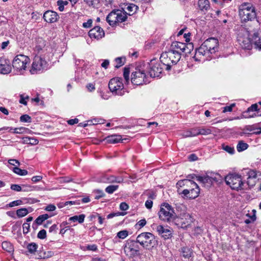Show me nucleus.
I'll return each mask as SVG.
<instances>
[{
    "label": "nucleus",
    "mask_w": 261,
    "mask_h": 261,
    "mask_svg": "<svg viewBox=\"0 0 261 261\" xmlns=\"http://www.w3.org/2000/svg\"><path fill=\"white\" fill-rule=\"evenodd\" d=\"M222 149L228 153L232 154L234 152V149L233 147H232L230 146L226 145L225 144H222Z\"/></svg>",
    "instance_id": "43"
},
{
    "label": "nucleus",
    "mask_w": 261,
    "mask_h": 261,
    "mask_svg": "<svg viewBox=\"0 0 261 261\" xmlns=\"http://www.w3.org/2000/svg\"><path fill=\"white\" fill-rule=\"evenodd\" d=\"M54 253L53 251H48L46 252H44L43 253H40L39 255V258H48L52 257L54 255Z\"/></svg>",
    "instance_id": "42"
},
{
    "label": "nucleus",
    "mask_w": 261,
    "mask_h": 261,
    "mask_svg": "<svg viewBox=\"0 0 261 261\" xmlns=\"http://www.w3.org/2000/svg\"><path fill=\"white\" fill-rule=\"evenodd\" d=\"M20 121L22 122H31L32 119L31 117L27 115V114H24L20 116Z\"/></svg>",
    "instance_id": "44"
},
{
    "label": "nucleus",
    "mask_w": 261,
    "mask_h": 261,
    "mask_svg": "<svg viewBox=\"0 0 261 261\" xmlns=\"http://www.w3.org/2000/svg\"><path fill=\"white\" fill-rule=\"evenodd\" d=\"M199 135H207L212 133V130L209 128H199Z\"/></svg>",
    "instance_id": "45"
},
{
    "label": "nucleus",
    "mask_w": 261,
    "mask_h": 261,
    "mask_svg": "<svg viewBox=\"0 0 261 261\" xmlns=\"http://www.w3.org/2000/svg\"><path fill=\"white\" fill-rule=\"evenodd\" d=\"M226 184L232 190L237 191L246 189L245 183L242 180L241 175L237 174H229L225 178Z\"/></svg>",
    "instance_id": "3"
},
{
    "label": "nucleus",
    "mask_w": 261,
    "mask_h": 261,
    "mask_svg": "<svg viewBox=\"0 0 261 261\" xmlns=\"http://www.w3.org/2000/svg\"><path fill=\"white\" fill-rule=\"evenodd\" d=\"M92 20L91 19H89L86 22H84L83 23V27L84 28H90L92 27Z\"/></svg>",
    "instance_id": "56"
},
{
    "label": "nucleus",
    "mask_w": 261,
    "mask_h": 261,
    "mask_svg": "<svg viewBox=\"0 0 261 261\" xmlns=\"http://www.w3.org/2000/svg\"><path fill=\"white\" fill-rule=\"evenodd\" d=\"M128 234V231L126 230H123L119 231L117 233V237L120 239H124L125 238Z\"/></svg>",
    "instance_id": "47"
},
{
    "label": "nucleus",
    "mask_w": 261,
    "mask_h": 261,
    "mask_svg": "<svg viewBox=\"0 0 261 261\" xmlns=\"http://www.w3.org/2000/svg\"><path fill=\"white\" fill-rule=\"evenodd\" d=\"M88 34L91 38H94L97 40L102 38L105 36L104 31L99 26H96L91 29Z\"/></svg>",
    "instance_id": "17"
},
{
    "label": "nucleus",
    "mask_w": 261,
    "mask_h": 261,
    "mask_svg": "<svg viewBox=\"0 0 261 261\" xmlns=\"http://www.w3.org/2000/svg\"><path fill=\"white\" fill-rule=\"evenodd\" d=\"M122 60L123 59L122 58H117L116 59L115 61L117 63V65L115 66L116 68H118L124 64Z\"/></svg>",
    "instance_id": "55"
},
{
    "label": "nucleus",
    "mask_w": 261,
    "mask_h": 261,
    "mask_svg": "<svg viewBox=\"0 0 261 261\" xmlns=\"http://www.w3.org/2000/svg\"><path fill=\"white\" fill-rule=\"evenodd\" d=\"M248 147V145L244 142L243 141H240L237 145V149L238 151L241 152L247 149Z\"/></svg>",
    "instance_id": "36"
},
{
    "label": "nucleus",
    "mask_w": 261,
    "mask_h": 261,
    "mask_svg": "<svg viewBox=\"0 0 261 261\" xmlns=\"http://www.w3.org/2000/svg\"><path fill=\"white\" fill-rule=\"evenodd\" d=\"M218 48V40L214 38L206 39L196 51L199 54L206 55V54L215 53Z\"/></svg>",
    "instance_id": "6"
},
{
    "label": "nucleus",
    "mask_w": 261,
    "mask_h": 261,
    "mask_svg": "<svg viewBox=\"0 0 261 261\" xmlns=\"http://www.w3.org/2000/svg\"><path fill=\"white\" fill-rule=\"evenodd\" d=\"M29 213L28 210L26 208H21L16 211V215L19 218L23 217Z\"/></svg>",
    "instance_id": "39"
},
{
    "label": "nucleus",
    "mask_w": 261,
    "mask_h": 261,
    "mask_svg": "<svg viewBox=\"0 0 261 261\" xmlns=\"http://www.w3.org/2000/svg\"><path fill=\"white\" fill-rule=\"evenodd\" d=\"M11 189L17 192L22 191V188L21 187V186L17 184L11 185Z\"/></svg>",
    "instance_id": "53"
},
{
    "label": "nucleus",
    "mask_w": 261,
    "mask_h": 261,
    "mask_svg": "<svg viewBox=\"0 0 261 261\" xmlns=\"http://www.w3.org/2000/svg\"><path fill=\"white\" fill-rule=\"evenodd\" d=\"M37 237L40 239H44L46 237V231L45 229H42L37 234Z\"/></svg>",
    "instance_id": "49"
},
{
    "label": "nucleus",
    "mask_w": 261,
    "mask_h": 261,
    "mask_svg": "<svg viewBox=\"0 0 261 261\" xmlns=\"http://www.w3.org/2000/svg\"><path fill=\"white\" fill-rule=\"evenodd\" d=\"M23 142L25 144L36 145L38 143V140L35 138L26 137L23 138Z\"/></svg>",
    "instance_id": "35"
},
{
    "label": "nucleus",
    "mask_w": 261,
    "mask_h": 261,
    "mask_svg": "<svg viewBox=\"0 0 261 261\" xmlns=\"http://www.w3.org/2000/svg\"><path fill=\"white\" fill-rule=\"evenodd\" d=\"M180 58V54L169 49L168 51L164 52L161 54L160 60L163 65L166 66V70H169L171 68V66L176 64Z\"/></svg>",
    "instance_id": "2"
},
{
    "label": "nucleus",
    "mask_w": 261,
    "mask_h": 261,
    "mask_svg": "<svg viewBox=\"0 0 261 261\" xmlns=\"http://www.w3.org/2000/svg\"><path fill=\"white\" fill-rule=\"evenodd\" d=\"M235 106V103H232L230 106H226L223 108V112L226 113L227 112H231L232 111V108Z\"/></svg>",
    "instance_id": "52"
},
{
    "label": "nucleus",
    "mask_w": 261,
    "mask_h": 261,
    "mask_svg": "<svg viewBox=\"0 0 261 261\" xmlns=\"http://www.w3.org/2000/svg\"><path fill=\"white\" fill-rule=\"evenodd\" d=\"M238 41L241 47L245 49H250L252 48V42L247 33V36L244 37L239 35Z\"/></svg>",
    "instance_id": "16"
},
{
    "label": "nucleus",
    "mask_w": 261,
    "mask_h": 261,
    "mask_svg": "<svg viewBox=\"0 0 261 261\" xmlns=\"http://www.w3.org/2000/svg\"><path fill=\"white\" fill-rule=\"evenodd\" d=\"M196 180L202 183H206L212 181V179L209 176H196Z\"/></svg>",
    "instance_id": "41"
},
{
    "label": "nucleus",
    "mask_w": 261,
    "mask_h": 261,
    "mask_svg": "<svg viewBox=\"0 0 261 261\" xmlns=\"http://www.w3.org/2000/svg\"><path fill=\"white\" fill-rule=\"evenodd\" d=\"M146 224V221L145 219H141L140 220V221H139L136 225L137 226H139V228H142L143 227V226H144Z\"/></svg>",
    "instance_id": "61"
},
{
    "label": "nucleus",
    "mask_w": 261,
    "mask_h": 261,
    "mask_svg": "<svg viewBox=\"0 0 261 261\" xmlns=\"http://www.w3.org/2000/svg\"><path fill=\"white\" fill-rule=\"evenodd\" d=\"M11 71L10 62L4 58H0V72L8 74Z\"/></svg>",
    "instance_id": "22"
},
{
    "label": "nucleus",
    "mask_w": 261,
    "mask_h": 261,
    "mask_svg": "<svg viewBox=\"0 0 261 261\" xmlns=\"http://www.w3.org/2000/svg\"><path fill=\"white\" fill-rule=\"evenodd\" d=\"M194 46L192 43H185L177 41L172 42L170 47L172 51L180 54V57L183 54L185 55L190 54Z\"/></svg>",
    "instance_id": "7"
},
{
    "label": "nucleus",
    "mask_w": 261,
    "mask_h": 261,
    "mask_svg": "<svg viewBox=\"0 0 261 261\" xmlns=\"http://www.w3.org/2000/svg\"><path fill=\"white\" fill-rule=\"evenodd\" d=\"M85 215L84 214H81L79 216H74L69 218V220L72 222L78 221L79 223H82L84 221Z\"/></svg>",
    "instance_id": "31"
},
{
    "label": "nucleus",
    "mask_w": 261,
    "mask_h": 261,
    "mask_svg": "<svg viewBox=\"0 0 261 261\" xmlns=\"http://www.w3.org/2000/svg\"><path fill=\"white\" fill-rule=\"evenodd\" d=\"M12 170L15 173L21 176L25 175L28 173L27 170L24 169H21L19 168H18V166L14 167L13 168Z\"/></svg>",
    "instance_id": "38"
},
{
    "label": "nucleus",
    "mask_w": 261,
    "mask_h": 261,
    "mask_svg": "<svg viewBox=\"0 0 261 261\" xmlns=\"http://www.w3.org/2000/svg\"><path fill=\"white\" fill-rule=\"evenodd\" d=\"M252 36V42L256 48L261 49V32H256L253 33Z\"/></svg>",
    "instance_id": "24"
},
{
    "label": "nucleus",
    "mask_w": 261,
    "mask_h": 261,
    "mask_svg": "<svg viewBox=\"0 0 261 261\" xmlns=\"http://www.w3.org/2000/svg\"><path fill=\"white\" fill-rule=\"evenodd\" d=\"M119 208L121 211H126L128 208V205L125 202H122L119 205Z\"/></svg>",
    "instance_id": "63"
},
{
    "label": "nucleus",
    "mask_w": 261,
    "mask_h": 261,
    "mask_svg": "<svg viewBox=\"0 0 261 261\" xmlns=\"http://www.w3.org/2000/svg\"><path fill=\"white\" fill-rule=\"evenodd\" d=\"M239 15L241 18V20L243 21L246 22L247 21L254 19L256 18V11H253L252 10L249 11L247 9L244 10V11H239Z\"/></svg>",
    "instance_id": "18"
},
{
    "label": "nucleus",
    "mask_w": 261,
    "mask_h": 261,
    "mask_svg": "<svg viewBox=\"0 0 261 261\" xmlns=\"http://www.w3.org/2000/svg\"><path fill=\"white\" fill-rule=\"evenodd\" d=\"M8 163L10 165L15 166V167H17L20 165V162L15 159H10L8 160Z\"/></svg>",
    "instance_id": "54"
},
{
    "label": "nucleus",
    "mask_w": 261,
    "mask_h": 261,
    "mask_svg": "<svg viewBox=\"0 0 261 261\" xmlns=\"http://www.w3.org/2000/svg\"><path fill=\"white\" fill-rule=\"evenodd\" d=\"M193 221V218L189 213H184L178 216L176 215L174 222L179 226L182 228H187Z\"/></svg>",
    "instance_id": "11"
},
{
    "label": "nucleus",
    "mask_w": 261,
    "mask_h": 261,
    "mask_svg": "<svg viewBox=\"0 0 261 261\" xmlns=\"http://www.w3.org/2000/svg\"><path fill=\"white\" fill-rule=\"evenodd\" d=\"M129 68L125 67L123 70V77L126 83L129 81Z\"/></svg>",
    "instance_id": "46"
},
{
    "label": "nucleus",
    "mask_w": 261,
    "mask_h": 261,
    "mask_svg": "<svg viewBox=\"0 0 261 261\" xmlns=\"http://www.w3.org/2000/svg\"><path fill=\"white\" fill-rule=\"evenodd\" d=\"M121 139L122 137L121 135H113L105 138L104 141L108 143L115 144L120 142Z\"/></svg>",
    "instance_id": "27"
},
{
    "label": "nucleus",
    "mask_w": 261,
    "mask_h": 261,
    "mask_svg": "<svg viewBox=\"0 0 261 261\" xmlns=\"http://www.w3.org/2000/svg\"><path fill=\"white\" fill-rule=\"evenodd\" d=\"M190 132H191V133L192 135V137L196 136L197 135H199V133H198L199 128L198 127L193 128L190 129Z\"/></svg>",
    "instance_id": "60"
},
{
    "label": "nucleus",
    "mask_w": 261,
    "mask_h": 261,
    "mask_svg": "<svg viewBox=\"0 0 261 261\" xmlns=\"http://www.w3.org/2000/svg\"><path fill=\"white\" fill-rule=\"evenodd\" d=\"M29 99V96L28 95L24 96V94L20 95V99L19 100V103L23 104L25 106L27 105V99Z\"/></svg>",
    "instance_id": "48"
},
{
    "label": "nucleus",
    "mask_w": 261,
    "mask_h": 261,
    "mask_svg": "<svg viewBox=\"0 0 261 261\" xmlns=\"http://www.w3.org/2000/svg\"><path fill=\"white\" fill-rule=\"evenodd\" d=\"M137 8V6H136V5H135L134 4H132V5L128 6L126 9L128 11L133 12V13H134V12H135L136 11Z\"/></svg>",
    "instance_id": "57"
},
{
    "label": "nucleus",
    "mask_w": 261,
    "mask_h": 261,
    "mask_svg": "<svg viewBox=\"0 0 261 261\" xmlns=\"http://www.w3.org/2000/svg\"><path fill=\"white\" fill-rule=\"evenodd\" d=\"M117 12L119 15L117 18V23L125 21L127 19L126 14L120 10H117Z\"/></svg>",
    "instance_id": "30"
},
{
    "label": "nucleus",
    "mask_w": 261,
    "mask_h": 261,
    "mask_svg": "<svg viewBox=\"0 0 261 261\" xmlns=\"http://www.w3.org/2000/svg\"><path fill=\"white\" fill-rule=\"evenodd\" d=\"M160 219L164 222H170L174 221L176 214L172 207L167 203L162 204L159 212Z\"/></svg>",
    "instance_id": "4"
},
{
    "label": "nucleus",
    "mask_w": 261,
    "mask_h": 261,
    "mask_svg": "<svg viewBox=\"0 0 261 261\" xmlns=\"http://www.w3.org/2000/svg\"><path fill=\"white\" fill-rule=\"evenodd\" d=\"M193 184H197L195 182L193 181L191 179H185L184 180H179L176 184L177 187H185V188L181 191L180 192L179 189H178V192L180 194L187 195L189 193L190 189H191L193 187Z\"/></svg>",
    "instance_id": "14"
},
{
    "label": "nucleus",
    "mask_w": 261,
    "mask_h": 261,
    "mask_svg": "<svg viewBox=\"0 0 261 261\" xmlns=\"http://www.w3.org/2000/svg\"><path fill=\"white\" fill-rule=\"evenodd\" d=\"M50 217L49 215L47 214H43L41 215H40L39 217L37 218V219L35 220V222L37 225H41L43 223V222L47 220L48 218H49Z\"/></svg>",
    "instance_id": "32"
},
{
    "label": "nucleus",
    "mask_w": 261,
    "mask_h": 261,
    "mask_svg": "<svg viewBox=\"0 0 261 261\" xmlns=\"http://www.w3.org/2000/svg\"><path fill=\"white\" fill-rule=\"evenodd\" d=\"M138 242L132 240H128L124 247L125 252L130 253V255L135 256L140 254L139 247L137 244Z\"/></svg>",
    "instance_id": "13"
},
{
    "label": "nucleus",
    "mask_w": 261,
    "mask_h": 261,
    "mask_svg": "<svg viewBox=\"0 0 261 261\" xmlns=\"http://www.w3.org/2000/svg\"><path fill=\"white\" fill-rule=\"evenodd\" d=\"M122 81V79L119 77L111 79L109 83V88L110 91L116 95H123L124 91L122 90L124 88V85Z\"/></svg>",
    "instance_id": "9"
},
{
    "label": "nucleus",
    "mask_w": 261,
    "mask_h": 261,
    "mask_svg": "<svg viewBox=\"0 0 261 261\" xmlns=\"http://www.w3.org/2000/svg\"><path fill=\"white\" fill-rule=\"evenodd\" d=\"M59 18L57 13L53 11H46L43 15L44 20L48 23L55 22L58 20Z\"/></svg>",
    "instance_id": "21"
},
{
    "label": "nucleus",
    "mask_w": 261,
    "mask_h": 261,
    "mask_svg": "<svg viewBox=\"0 0 261 261\" xmlns=\"http://www.w3.org/2000/svg\"><path fill=\"white\" fill-rule=\"evenodd\" d=\"M247 177V185L248 187H252L256 183V179L258 177L257 173H259V172H257L254 170H249L246 172Z\"/></svg>",
    "instance_id": "19"
},
{
    "label": "nucleus",
    "mask_w": 261,
    "mask_h": 261,
    "mask_svg": "<svg viewBox=\"0 0 261 261\" xmlns=\"http://www.w3.org/2000/svg\"><path fill=\"white\" fill-rule=\"evenodd\" d=\"M198 7L200 11L205 13L210 8V4L208 0H199Z\"/></svg>",
    "instance_id": "26"
},
{
    "label": "nucleus",
    "mask_w": 261,
    "mask_h": 261,
    "mask_svg": "<svg viewBox=\"0 0 261 261\" xmlns=\"http://www.w3.org/2000/svg\"><path fill=\"white\" fill-rule=\"evenodd\" d=\"M30 58L23 55H18L15 57L12 62V66L18 74H23L26 70L27 64L30 63Z\"/></svg>",
    "instance_id": "5"
},
{
    "label": "nucleus",
    "mask_w": 261,
    "mask_h": 261,
    "mask_svg": "<svg viewBox=\"0 0 261 261\" xmlns=\"http://www.w3.org/2000/svg\"><path fill=\"white\" fill-rule=\"evenodd\" d=\"M47 62L45 60L39 56H36L32 65L30 72L31 74H36L39 72H42L47 68Z\"/></svg>",
    "instance_id": "8"
},
{
    "label": "nucleus",
    "mask_w": 261,
    "mask_h": 261,
    "mask_svg": "<svg viewBox=\"0 0 261 261\" xmlns=\"http://www.w3.org/2000/svg\"><path fill=\"white\" fill-rule=\"evenodd\" d=\"M21 203L22 201L21 200H17L9 203L7 205H8L10 207H12L15 206L19 205L21 204Z\"/></svg>",
    "instance_id": "50"
},
{
    "label": "nucleus",
    "mask_w": 261,
    "mask_h": 261,
    "mask_svg": "<svg viewBox=\"0 0 261 261\" xmlns=\"http://www.w3.org/2000/svg\"><path fill=\"white\" fill-rule=\"evenodd\" d=\"M118 188L119 186L118 185H110L106 188L105 191L108 194H112L116 191Z\"/></svg>",
    "instance_id": "40"
},
{
    "label": "nucleus",
    "mask_w": 261,
    "mask_h": 261,
    "mask_svg": "<svg viewBox=\"0 0 261 261\" xmlns=\"http://www.w3.org/2000/svg\"><path fill=\"white\" fill-rule=\"evenodd\" d=\"M163 64L155 59L150 61L149 63V73L151 77L160 76L163 71Z\"/></svg>",
    "instance_id": "12"
},
{
    "label": "nucleus",
    "mask_w": 261,
    "mask_h": 261,
    "mask_svg": "<svg viewBox=\"0 0 261 261\" xmlns=\"http://www.w3.org/2000/svg\"><path fill=\"white\" fill-rule=\"evenodd\" d=\"M56 210V206L53 204H49L45 208V210L48 212H52Z\"/></svg>",
    "instance_id": "64"
},
{
    "label": "nucleus",
    "mask_w": 261,
    "mask_h": 261,
    "mask_svg": "<svg viewBox=\"0 0 261 261\" xmlns=\"http://www.w3.org/2000/svg\"><path fill=\"white\" fill-rule=\"evenodd\" d=\"M131 82L135 85H141L149 83L144 70H139L132 73Z\"/></svg>",
    "instance_id": "10"
},
{
    "label": "nucleus",
    "mask_w": 261,
    "mask_h": 261,
    "mask_svg": "<svg viewBox=\"0 0 261 261\" xmlns=\"http://www.w3.org/2000/svg\"><path fill=\"white\" fill-rule=\"evenodd\" d=\"M136 238L137 242L145 249H152L158 245L155 237L151 232H142Z\"/></svg>",
    "instance_id": "1"
},
{
    "label": "nucleus",
    "mask_w": 261,
    "mask_h": 261,
    "mask_svg": "<svg viewBox=\"0 0 261 261\" xmlns=\"http://www.w3.org/2000/svg\"><path fill=\"white\" fill-rule=\"evenodd\" d=\"M192 187H193V188L190 189L189 193L184 195L185 197L189 199H195L198 196L200 193L199 186L197 184H193Z\"/></svg>",
    "instance_id": "23"
},
{
    "label": "nucleus",
    "mask_w": 261,
    "mask_h": 261,
    "mask_svg": "<svg viewBox=\"0 0 261 261\" xmlns=\"http://www.w3.org/2000/svg\"><path fill=\"white\" fill-rule=\"evenodd\" d=\"M258 106L256 103L252 105L247 109V112H253L257 111Z\"/></svg>",
    "instance_id": "58"
},
{
    "label": "nucleus",
    "mask_w": 261,
    "mask_h": 261,
    "mask_svg": "<svg viewBox=\"0 0 261 261\" xmlns=\"http://www.w3.org/2000/svg\"><path fill=\"white\" fill-rule=\"evenodd\" d=\"M182 255L185 258H189L192 256L193 252L190 248L187 247H184L181 248Z\"/></svg>",
    "instance_id": "29"
},
{
    "label": "nucleus",
    "mask_w": 261,
    "mask_h": 261,
    "mask_svg": "<svg viewBox=\"0 0 261 261\" xmlns=\"http://www.w3.org/2000/svg\"><path fill=\"white\" fill-rule=\"evenodd\" d=\"M155 230L158 233L159 235L161 236L162 238L165 240L169 239L171 238L172 237V229L167 227H164L163 225H155Z\"/></svg>",
    "instance_id": "15"
},
{
    "label": "nucleus",
    "mask_w": 261,
    "mask_h": 261,
    "mask_svg": "<svg viewBox=\"0 0 261 261\" xmlns=\"http://www.w3.org/2000/svg\"><path fill=\"white\" fill-rule=\"evenodd\" d=\"M124 178L121 176H115L114 175H105L102 178L101 181L107 183H118L120 184L123 182Z\"/></svg>",
    "instance_id": "20"
},
{
    "label": "nucleus",
    "mask_w": 261,
    "mask_h": 261,
    "mask_svg": "<svg viewBox=\"0 0 261 261\" xmlns=\"http://www.w3.org/2000/svg\"><path fill=\"white\" fill-rule=\"evenodd\" d=\"M124 214H125V213H124L123 212L112 213L109 214L107 216V219H111L115 216H121V215L123 216V215H124Z\"/></svg>",
    "instance_id": "51"
},
{
    "label": "nucleus",
    "mask_w": 261,
    "mask_h": 261,
    "mask_svg": "<svg viewBox=\"0 0 261 261\" xmlns=\"http://www.w3.org/2000/svg\"><path fill=\"white\" fill-rule=\"evenodd\" d=\"M23 233H27L29 231L30 224L28 223H24L22 225Z\"/></svg>",
    "instance_id": "59"
},
{
    "label": "nucleus",
    "mask_w": 261,
    "mask_h": 261,
    "mask_svg": "<svg viewBox=\"0 0 261 261\" xmlns=\"http://www.w3.org/2000/svg\"><path fill=\"white\" fill-rule=\"evenodd\" d=\"M244 9H247V10L249 11L252 10L253 11H255L254 7H253L251 4L246 3H243L240 6L239 11H244Z\"/></svg>",
    "instance_id": "33"
},
{
    "label": "nucleus",
    "mask_w": 261,
    "mask_h": 261,
    "mask_svg": "<svg viewBox=\"0 0 261 261\" xmlns=\"http://www.w3.org/2000/svg\"><path fill=\"white\" fill-rule=\"evenodd\" d=\"M72 181V178L69 177H63L60 179V182L61 183L69 182Z\"/></svg>",
    "instance_id": "62"
},
{
    "label": "nucleus",
    "mask_w": 261,
    "mask_h": 261,
    "mask_svg": "<svg viewBox=\"0 0 261 261\" xmlns=\"http://www.w3.org/2000/svg\"><path fill=\"white\" fill-rule=\"evenodd\" d=\"M9 129V132H11L12 130H14L13 133L14 134H22V133H24L28 129L27 128H26L24 127H20L15 128H10L9 127H3L0 128V130H8Z\"/></svg>",
    "instance_id": "28"
},
{
    "label": "nucleus",
    "mask_w": 261,
    "mask_h": 261,
    "mask_svg": "<svg viewBox=\"0 0 261 261\" xmlns=\"http://www.w3.org/2000/svg\"><path fill=\"white\" fill-rule=\"evenodd\" d=\"M118 16L117 10H113L107 16L106 18L107 21L110 25L113 27L117 23V18Z\"/></svg>",
    "instance_id": "25"
},
{
    "label": "nucleus",
    "mask_w": 261,
    "mask_h": 261,
    "mask_svg": "<svg viewBox=\"0 0 261 261\" xmlns=\"http://www.w3.org/2000/svg\"><path fill=\"white\" fill-rule=\"evenodd\" d=\"M2 247L4 250L9 252H11L13 251V247L9 242H3L2 244Z\"/></svg>",
    "instance_id": "34"
},
{
    "label": "nucleus",
    "mask_w": 261,
    "mask_h": 261,
    "mask_svg": "<svg viewBox=\"0 0 261 261\" xmlns=\"http://www.w3.org/2000/svg\"><path fill=\"white\" fill-rule=\"evenodd\" d=\"M38 245L35 243H30L27 247L29 252L31 254L34 253L36 251Z\"/></svg>",
    "instance_id": "37"
}]
</instances>
